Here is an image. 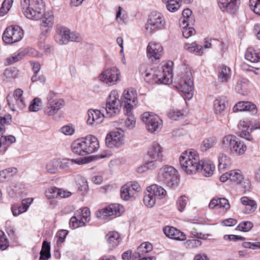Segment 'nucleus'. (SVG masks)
<instances>
[{"label": "nucleus", "instance_id": "64", "mask_svg": "<svg viewBox=\"0 0 260 260\" xmlns=\"http://www.w3.org/2000/svg\"><path fill=\"white\" fill-rule=\"evenodd\" d=\"M170 238L176 240L184 241L186 239V237L183 232L176 229V231L174 232V234Z\"/></svg>", "mask_w": 260, "mask_h": 260}, {"label": "nucleus", "instance_id": "3", "mask_svg": "<svg viewBox=\"0 0 260 260\" xmlns=\"http://www.w3.org/2000/svg\"><path fill=\"white\" fill-rule=\"evenodd\" d=\"M181 168L188 174L199 172L201 161L197 151L194 149H188L182 152L179 158Z\"/></svg>", "mask_w": 260, "mask_h": 260}, {"label": "nucleus", "instance_id": "44", "mask_svg": "<svg viewBox=\"0 0 260 260\" xmlns=\"http://www.w3.org/2000/svg\"><path fill=\"white\" fill-rule=\"evenodd\" d=\"M230 180L236 184H240L243 180L241 172L239 170H234L229 171Z\"/></svg>", "mask_w": 260, "mask_h": 260}, {"label": "nucleus", "instance_id": "39", "mask_svg": "<svg viewBox=\"0 0 260 260\" xmlns=\"http://www.w3.org/2000/svg\"><path fill=\"white\" fill-rule=\"evenodd\" d=\"M242 204L245 206L244 212L246 214H249L253 212L257 208V205L253 200L249 199L247 197H243L241 198Z\"/></svg>", "mask_w": 260, "mask_h": 260}, {"label": "nucleus", "instance_id": "60", "mask_svg": "<svg viewBox=\"0 0 260 260\" xmlns=\"http://www.w3.org/2000/svg\"><path fill=\"white\" fill-rule=\"evenodd\" d=\"M8 241L4 233L0 231V249L4 250L8 248Z\"/></svg>", "mask_w": 260, "mask_h": 260}, {"label": "nucleus", "instance_id": "62", "mask_svg": "<svg viewBox=\"0 0 260 260\" xmlns=\"http://www.w3.org/2000/svg\"><path fill=\"white\" fill-rule=\"evenodd\" d=\"M127 186L132 188V190L134 192L135 194L137 192L141 191V188L139 183L136 181H129L126 183Z\"/></svg>", "mask_w": 260, "mask_h": 260}, {"label": "nucleus", "instance_id": "26", "mask_svg": "<svg viewBox=\"0 0 260 260\" xmlns=\"http://www.w3.org/2000/svg\"><path fill=\"white\" fill-rule=\"evenodd\" d=\"M212 44L210 41L206 40L204 46L198 45L196 42L191 44H185V48L188 51L193 53L197 55H202L204 53V48L208 49L211 47Z\"/></svg>", "mask_w": 260, "mask_h": 260}, {"label": "nucleus", "instance_id": "25", "mask_svg": "<svg viewBox=\"0 0 260 260\" xmlns=\"http://www.w3.org/2000/svg\"><path fill=\"white\" fill-rule=\"evenodd\" d=\"M105 239L108 248L110 250H112L117 247L121 241L120 234L116 231L109 232L105 236Z\"/></svg>", "mask_w": 260, "mask_h": 260}, {"label": "nucleus", "instance_id": "4", "mask_svg": "<svg viewBox=\"0 0 260 260\" xmlns=\"http://www.w3.org/2000/svg\"><path fill=\"white\" fill-rule=\"evenodd\" d=\"M176 172V169L172 166H164L158 170L157 179L158 182L169 187L175 188L177 187L179 182Z\"/></svg>", "mask_w": 260, "mask_h": 260}, {"label": "nucleus", "instance_id": "38", "mask_svg": "<svg viewBox=\"0 0 260 260\" xmlns=\"http://www.w3.org/2000/svg\"><path fill=\"white\" fill-rule=\"evenodd\" d=\"M56 159L58 162V168L60 169H67L73 164L82 165L86 163V161L83 159H69L66 158H59Z\"/></svg>", "mask_w": 260, "mask_h": 260}, {"label": "nucleus", "instance_id": "40", "mask_svg": "<svg viewBox=\"0 0 260 260\" xmlns=\"http://www.w3.org/2000/svg\"><path fill=\"white\" fill-rule=\"evenodd\" d=\"M218 79L223 82H228L231 77V70L230 68L222 66L218 72Z\"/></svg>", "mask_w": 260, "mask_h": 260}, {"label": "nucleus", "instance_id": "54", "mask_svg": "<svg viewBox=\"0 0 260 260\" xmlns=\"http://www.w3.org/2000/svg\"><path fill=\"white\" fill-rule=\"evenodd\" d=\"M180 7V0H171L166 4L167 9L170 12L176 11Z\"/></svg>", "mask_w": 260, "mask_h": 260}, {"label": "nucleus", "instance_id": "41", "mask_svg": "<svg viewBox=\"0 0 260 260\" xmlns=\"http://www.w3.org/2000/svg\"><path fill=\"white\" fill-rule=\"evenodd\" d=\"M217 143V139L216 137H211L204 139L202 142L200 146L201 150L202 152H205L213 147Z\"/></svg>", "mask_w": 260, "mask_h": 260}, {"label": "nucleus", "instance_id": "34", "mask_svg": "<svg viewBox=\"0 0 260 260\" xmlns=\"http://www.w3.org/2000/svg\"><path fill=\"white\" fill-rule=\"evenodd\" d=\"M246 150L245 143L238 138L229 153L231 155L241 156L245 153Z\"/></svg>", "mask_w": 260, "mask_h": 260}, {"label": "nucleus", "instance_id": "20", "mask_svg": "<svg viewBox=\"0 0 260 260\" xmlns=\"http://www.w3.org/2000/svg\"><path fill=\"white\" fill-rule=\"evenodd\" d=\"M217 4L222 12L234 14L239 9L240 0H217Z\"/></svg>", "mask_w": 260, "mask_h": 260}, {"label": "nucleus", "instance_id": "58", "mask_svg": "<svg viewBox=\"0 0 260 260\" xmlns=\"http://www.w3.org/2000/svg\"><path fill=\"white\" fill-rule=\"evenodd\" d=\"M249 7L255 14L260 15V0H249Z\"/></svg>", "mask_w": 260, "mask_h": 260}, {"label": "nucleus", "instance_id": "30", "mask_svg": "<svg viewBox=\"0 0 260 260\" xmlns=\"http://www.w3.org/2000/svg\"><path fill=\"white\" fill-rule=\"evenodd\" d=\"M200 167H199V172H201L203 175L206 177H210L213 174L215 166L211 160H201Z\"/></svg>", "mask_w": 260, "mask_h": 260}, {"label": "nucleus", "instance_id": "1", "mask_svg": "<svg viewBox=\"0 0 260 260\" xmlns=\"http://www.w3.org/2000/svg\"><path fill=\"white\" fill-rule=\"evenodd\" d=\"M21 7L23 15L27 19H42L40 27L43 33L46 34L51 31L54 24V15L52 12L44 13L43 0H21Z\"/></svg>", "mask_w": 260, "mask_h": 260}, {"label": "nucleus", "instance_id": "19", "mask_svg": "<svg viewBox=\"0 0 260 260\" xmlns=\"http://www.w3.org/2000/svg\"><path fill=\"white\" fill-rule=\"evenodd\" d=\"M106 145L109 148L119 147L124 144L123 135L117 131H112L107 134Z\"/></svg>", "mask_w": 260, "mask_h": 260}, {"label": "nucleus", "instance_id": "17", "mask_svg": "<svg viewBox=\"0 0 260 260\" xmlns=\"http://www.w3.org/2000/svg\"><path fill=\"white\" fill-rule=\"evenodd\" d=\"M123 208L119 204H112L99 211L96 215L103 220H110L120 215Z\"/></svg>", "mask_w": 260, "mask_h": 260}, {"label": "nucleus", "instance_id": "28", "mask_svg": "<svg viewBox=\"0 0 260 260\" xmlns=\"http://www.w3.org/2000/svg\"><path fill=\"white\" fill-rule=\"evenodd\" d=\"M238 139V138L234 135L228 134L225 135L220 141L221 148L229 152Z\"/></svg>", "mask_w": 260, "mask_h": 260}, {"label": "nucleus", "instance_id": "61", "mask_svg": "<svg viewBox=\"0 0 260 260\" xmlns=\"http://www.w3.org/2000/svg\"><path fill=\"white\" fill-rule=\"evenodd\" d=\"M168 116L170 118L174 120H177L182 118L183 114L181 111L171 110L169 112Z\"/></svg>", "mask_w": 260, "mask_h": 260}, {"label": "nucleus", "instance_id": "51", "mask_svg": "<svg viewBox=\"0 0 260 260\" xmlns=\"http://www.w3.org/2000/svg\"><path fill=\"white\" fill-rule=\"evenodd\" d=\"M187 202L188 199L185 196H181L176 202L177 209L181 212L183 211L187 205Z\"/></svg>", "mask_w": 260, "mask_h": 260}, {"label": "nucleus", "instance_id": "18", "mask_svg": "<svg viewBox=\"0 0 260 260\" xmlns=\"http://www.w3.org/2000/svg\"><path fill=\"white\" fill-rule=\"evenodd\" d=\"M122 102L123 104L124 114H129L134 106L137 105V93L136 91L132 89L124 91Z\"/></svg>", "mask_w": 260, "mask_h": 260}, {"label": "nucleus", "instance_id": "24", "mask_svg": "<svg viewBox=\"0 0 260 260\" xmlns=\"http://www.w3.org/2000/svg\"><path fill=\"white\" fill-rule=\"evenodd\" d=\"M106 114L102 113L100 110H89L87 123L91 126H96L102 122Z\"/></svg>", "mask_w": 260, "mask_h": 260}, {"label": "nucleus", "instance_id": "33", "mask_svg": "<svg viewBox=\"0 0 260 260\" xmlns=\"http://www.w3.org/2000/svg\"><path fill=\"white\" fill-rule=\"evenodd\" d=\"M249 85L250 82L248 79L240 78L237 81L235 89L237 93L245 95L248 93Z\"/></svg>", "mask_w": 260, "mask_h": 260}, {"label": "nucleus", "instance_id": "29", "mask_svg": "<svg viewBox=\"0 0 260 260\" xmlns=\"http://www.w3.org/2000/svg\"><path fill=\"white\" fill-rule=\"evenodd\" d=\"M230 204L225 198H214L210 202L209 207L210 209L216 208L221 210V212H224L229 209Z\"/></svg>", "mask_w": 260, "mask_h": 260}, {"label": "nucleus", "instance_id": "52", "mask_svg": "<svg viewBox=\"0 0 260 260\" xmlns=\"http://www.w3.org/2000/svg\"><path fill=\"white\" fill-rule=\"evenodd\" d=\"M90 210L87 207H85L81 209V211L79 212L78 214L85 224V222H88L90 220Z\"/></svg>", "mask_w": 260, "mask_h": 260}, {"label": "nucleus", "instance_id": "2", "mask_svg": "<svg viewBox=\"0 0 260 260\" xmlns=\"http://www.w3.org/2000/svg\"><path fill=\"white\" fill-rule=\"evenodd\" d=\"M173 66L172 61L153 68L147 63H142L139 67V72L148 83L169 84L173 81Z\"/></svg>", "mask_w": 260, "mask_h": 260}, {"label": "nucleus", "instance_id": "48", "mask_svg": "<svg viewBox=\"0 0 260 260\" xmlns=\"http://www.w3.org/2000/svg\"><path fill=\"white\" fill-rule=\"evenodd\" d=\"M69 225L71 228L72 229H75L84 226L85 224L77 215H75L71 218Z\"/></svg>", "mask_w": 260, "mask_h": 260}, {"label": "nucleus", "instance_id": "46", "mask_svg": "<svg viewBox=\"0 0 260 260\" xmlns=\"http://www.w3.org/2000/svg\"><path fill=\"white\" fill-rule=\"evenodd\" d=\"M47 172L50 174H55L58 171V162L56 159L49 161L46 166Z\"/></svg>", "mask_w": 260, "mask_h": 260}, {"label": "nucleus", "instance_id": "37", "mask_svg": "<svg viewBox=\"0 0 260 260\" xmlns=\"http://www.w3.org/2000/svg\"><path fill=\"white\" fill-rule=\"evenodd\" d=\"M245 58L251 62L260 61V49H254L252 48H248L245 52Z\"/></svg>", "mask_w": 260, "mask_h": 260}, {"label": "nucleus", "instance_id": "7", "mask_svg": "<svg viewBox=\"0 0 260 260\" xmlns=\"http://www.w3.org/2000/svg\"><path fill=\"white\" fill-rule=\"evenodd\" d=\"M54 39L59 45H65L70 41L79 42L82 38L79 33L71 32L66 27L57 25Z\"/></svg>", "mask_w": 260, "mask_h": 260}, {"label": "nucleus", "instance_id": "53", "mask_svg": "<svg viewBox=\"0 0 260 260\" xmlns=\"http://www.w3.org/2000/svg\"><path fill=\"white\" fill-rule=\"evenodd\" d=\"M152 249V246L149 242H144L141 244L137 248L139 252L141 253L142 255L147 254Z\"/></svg>", "mask_w": 260, "mask_h": 260}, {"label": "nucleus", "instance_id": "35", "mask_svg": "<svg viewBox=\"0 0 260 260\" xmlns=\"http://www.w3.org/2000/svg\"><path fill=\"white\" fill-rule=\"evenodd\" d=\"M218 169L220 171H224L230 168L232 165L231 158L226 154L221 152L219 154L218 157Z\"/></svg>", "mask_w": 260, "mask_h": 260}, {"label": "nucleus", "instance_id": "42", "mask_svg": "<svg viewBox=\"0 0 260 260\" xmlns=\"http://www.w3.org/2000/svg\"><path fill=\"white\" fill-rule=\"evenodd\" d=\"M13 96L20 109H23L25 107L26 104L23 96V91L21 89H16L14 92Z\"/></svg>", "mask_w": 260, "mask_h": 260}, {"label": "nucleus", "instance_id": "22", "mask_svg": "<svg viewBox=\"0 0 260 260\" xmlns=\"http://www.w3.org/2000/svg\"><path fill=\"white\" fill-rule=\"evenodd\" d=\"M24 191L23 184L20 182H13L7 187L8 196L13 199L21 198Z\"/></svg>", "mask_w": 260, "mask_h": 260}, {"label": "nucleus", "instance_id": "10", "mask_svg": "<svg viewBox=\"0 0 260 260\" xmlns=\"http://www.w3.org/2000/svg\"><path fill=\"white\" fill-rule=\"evenodd\" d=\"M185 99L190 100L193 94V83L191 72L186 71L181 74L178 87Z\"/></svg>", "mask_w": 260, "mask_h": 260}, {"label": "nucleus", "instance_id": "47", "mask_svg": "<svg viewBox=\"0 0 260 260\" xmlns=\"http://www.w3.org/2000/svg\"><path fill=\"white\" fill-rule=\"evenodd\" d=\"M42 106V102L41 99L35 98L30 102L28 109L31 112H36L41 109Z\"/></svg>", "mask_w": 260, "mask_h": 260}, {"label": "nucleus", "instance_id": "27", "mask_svg": "<svg viewBox=\"0 0 260 260\" xmlns=\"http://www.w3.org/2000/svg\"><path fill=\"white\" fill-rule=\"evenodd\" d=\"M33 201V198H27L22 201L21 204L20 206L13 205L11 207V211L13 215L16 216L25 212Z\"/></svg>", "mask_w": 260, "mask_h": 260}, {"label": "nucleus", "instance_id": "15", "mask_svg": "<svg viewBox=\"0 0 260 260\" xmlns=\"http://www.w3.org/2000/svg\"><path fill=\"white\" fill-rule=\"evenodd\" d=\"M147 156L148 160L158 167L164 160L162 147L157 142H153L147 152Z\"/></svg>", "mask_w": 260, "mask_h": 260}, {"label": "nucleus", "instance_id": "16", "mask_svg": "<svg viewBox=\"0 0 260 260\" xmlns=\"http://www.w3.org/2000/svg\"><path fill=\"white\" fill-rule=\"evenodd\" d=\"M238 128L240 131L238 136L248 141L253 139L250 132L255 129H260V123H250L247 120H241L238 124Z\"/></svg>", "mask_w": 260, "mask_h": 260}, {"label": "nucleus", "instance_id": "59", "mask_svg": "<svg viewBox=\"0 0 260 260\" xmlns=\"http://www.w3.org/2000/svg\"><path fill=\"white\" fill-rule=\"evenodd\" d=\"M68 234V231L64 230H60L57 233L56 238L58 245L61 244L64 242Z\"/></svg>", "mask_w": 260, "mask_h": 260}, {"label": "nucleus", "instance_id": "5", "mask_svg": "<svg viewBox=\"0 0 260 260\" xmlns=\"http://www.w3.org/2000/svg\"><path fill=\"white\" fill-rule=\"evenodd\" d=\"M46 106L44 109V114L48 116H52L64 106V100L59 97L58 94L53 91H50L47 98Z\"/></svg>", "mask_w": 260, "mask_h": 260}, {"label": "nucleus", "instance_id": "32", "mask_svg": "<svg viewBox=\"0 0 260 260\" xmlns=\"http://www.w3.org/2000/svg\"><path fill=\"white\" fill-rule=\"evenodd\" d=\"M127 118L126 120L121 119L119 120V125H117V128L124 132L127 129H132L135 127L136 120L135 117L132 115V112L127 115L125 114Z\"/></svg>", "mask_w": 260, "mask_h": 260}, {"label": "nucleus", "instance_id": "57", "mask_svg": "<svg viewBox=\"0 0 260 260\" xmlns=\"http://www.w3.org/2000/svg\"><path fill=\"white\" fill-rule=\"evenodd\" d=\"M128 188L129 187L125 184L122 186L120 190V195L121 198L127 201L131 198H133L132 196V193L128 191Z\"/></svg>", "mask_w": 260, "mask_h": 260}, {"label": "nucleus", "instance_id": "23", "mask_svg": "<svg viewBox=\"0 0 260 260\" xmlns=\"http://www.w3.org/2000/svg\"><path fill=\"white\" fill-rule=\"evenodd\" d=\"M82 139L85 145V149L87 154L98 151L100 145L96 137L92 135H88Z\"/></svg>", "mask_w": 260, "mask_h": 260}, {"label": "nucleus", "instance_id": "21", "mask_svg": "<svg viewBox=\"0 0 260 260\" xmlns=\"http://www.w3.org/2000/svg\"><path fill=\"white\" fill-rule=\"evenodd\" d=\"M162 47L160 43L151 42L147 47V56L152 61L159 59L162 51Z\"/></svg>", "mask_w": 260, "mask_h": 260}, {"label": "nucleus", "instance_id": "43", "mask_svg": "<svg viewBox=\"0 0 260 260\" xmlns=\"http://www.w3.org/2000/svg\"><path fill=\"white\" fill-rule=\"evenodd\" d=\"M17 170L15 168H10L0 172V181L4 182L15 175Z\"/></svg>", "mask_w": 260, "mask_h": 260}, {"label": "nucleus", "instance_id": "13", "mask_svg": "<svg viewBox=\"0 0 260 260\" xmlns=\"http://www.w3.org/2000/svg\"><path fill=\"white\" fill-rule=\"evenodd\" d=\"M121 106L118 92L116 90L112 91L107 99L105 107L106 116L112 117L119 113Z\"/></svg>", "mask_w": 260, "mask_h": 260}, {"label": "nucleus", "instance_id": "6", "mask_svg": "<svg viewBox=\"0 0 260 260\" xmlns=\"http://www.w3.org/2000/svg\"><path fill=\"white\" fill-rule=\"evenodd\" d=\"M166 25V21L163 14L157 11H153L149 14L145 24V32L150 34L165 29Z\"/></svg>", "mask_w": 260, "mask_h": 260}, {"label": "nucleus", "instance_id": "56", "mask_svg": "<svg viewBox=\"0 0 260 260\" xmlns=\"http://www.w3.org/2000/svg\"><path fill=\"white\" fill-rule=\"evenodd\" d=\"M59 188L56 187H51L46 190L45 194L46 197L50 199L58 198Z\"/></svg>", "mask_w": 260, "mask_h": 260}, {"label": "nucleus", "instance_id": "11", "mask_svg": "<svg viewBox=\"0 0 260 260\" xmlns=\"http://www.w3.org/2000/svg\"><path fill=\"white\" fill-rule=\"evenodd\" d=\"M99 80L108 86L117 84L120 79V72L116 67L104 69L98 77Z\"/></svg>", "mask_w": 260, "mask_h": 260}, {"label": "nucleus", "instance_id": "49", "mask_svg": "<svg viewBox=\"0 0 260 260\" xmlns=\"http://www.w3.org/2000/svg\"><path fill=\"white\" fill-rule=\"evenodd\" d=\"M13 3V0H5L0 8V15L4 16L10 10Z\"/></svg>", "mask_w": 260, "mask_h": 260}, {"label": "nucleus", "instance_id": "55", "mask_svg": "<svg viewBox=\"0 0 260 260\" xmlns=\"http://www.w3.org/2000/svg\"><path fill=\"white\" fill-rule=\"evenodd\" d=\"M253 227V223L250 221L241 222L236 228V230L242 232H248Z\"/></svg>", "mask_w": 260, "mask_h": 260}, {"label": "nucleus", "instance_id": "8", "mask_svg": "<svg viewBox=\"0 0 260 260\" xmlns=\"http://www.w3.org/2000/svg\"><path fill=\"white\" fill-rule=\"evenodd\" d=\"M167 194L166 190L157 184H153L147 188V192L143 198V202L148 208L153 207L157 199L164 198Z\"/></svg>", "mask_w": 260, "mask_h": 260}, {"label": "nucleus", "instance_id": "12", "mask_svg": "<svg viewBox=\"0 0 260 260\" xmlns=\"http://www.w3.org/2000/svg\"><path fill=\"white\" fill-rule=\"evenodd\" d=\"M23 36L24 31L19 26L12 25L5 30L2 39L5 43L12 45L20 41Z\"/></svg>", "mask_w": 260, "mask_h": 260}, {"label": "nucleus", "instance_id": "50", "mask_svg": "<svg viewBox=\"0 0 260 260\" xmlns=\"http://www.w3.org/2000/svg\"><path fill=\"white\" fill-rule=\"evenodd\" d=\"M202 243L198 239L188 240L184 243L185 247L188 249L197 248L201 246Z\"/></svg>", "mask_w": 260, "mask_h": 260}, {"label": "nucleus", "instance_id": "45", "mask_svg": "<svg viewBox=\"0 0 260 260\" xmlns=\"http://www.w3.org/2000/svg\"><path fill=\"white\" fill-rule=\"evenodd\" d=\"M154 164H155L152 163V162L147 160L144 165L137 168L136 171L139 174H142L146 172L147 170H154L157 168L155 165H154Z\"/></svg>", "mask_w": 260, "mask_h": 260}, {"label": "nucleus", "instance_id": "14", "mask_svg": "<svg viewBox=\"0 0 260 260\" xmlns=\"http://www.w3.org/2000/svg\"><path fill=\"white\" fill-rule=\"evenodd\" d=\"M141 120L145 123L147 129L150 133L158 132L162 127V120L156 115L145 112L141 115Z\"/></svg>", "mask_w": 260, "mask_h": 260}, {"label": "nucleus", "instance_id": "31", "mask_svg": "<svg viewBox=\"0 0 260 260\" xmlns=\"http://www.w3.org/2000/svg\"><path fill=\"white\" fill-rule=\"evenodd\" d=\"M228 100L225 96H219L215 98L213 102V108L216 114L222 113L228 106Z\"/></svg>", "mask_w": 260, "mask_h": 260}, {"label": "nucleus", "instance_id": "9", "mask_svg": "<svg viewBox=\"0 0 260 260\" xmlns=\"http://www.w3.org/2000/svg\"><path fill=\"white\" fill-rule=\"evenodd\" d=\"M11 116L6 115L4 117H0V154H4L10 146L15 142V137L12 136H3L5 131V124L9 123L11 121Z\"/></svg>", "mask_w": 260, "mask_h": 260}, {"label": "nucleus", "instance_id": "36", "mask_svg": "<svg viewBox=\"0 0 260 260\" xmlns=\"http://www.w3.org/2000/svg\"><path fill=\"white\" fill-rule=\"evenodd\" d=\"M85 145L82 138L75 140L72 144V151L78 155L84 156L87 155L85 149Z\"/></svg>", "mask_w": 260, "mask_h": 260}, {"label": "nucleus", "instance_id": "63", "mask_svg": "<svg viewBox=\"0 0 260 260\" xmlns=\"http://www.w3.org/2000/svg\"><path fill=\"white\" fill-rule=\"evenodd\" d=\"M244 111H248L252 115H255L257 112V110L254 104L249 102H246Z\"/></svg>", "mask_w": 260, "mask_h": 260}]
</instances>
